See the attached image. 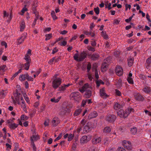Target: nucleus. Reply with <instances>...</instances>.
<instances>
[{"label": "nucleus", "instance_id": "obj_1", "mask_svg": "<svg viewBox=\"0 0 151 151\" xmlns=\"http://www.w3.org/2000/svg\"><path fill=\"white\" fill-rule=\"evenodd\" d=\"M134 111V109L131 107H129L125 110L121 109L117 112V115L120 117L125 118L132 112Z\"/></svg>", "mask_w": 151, "mask_h": 151}, {"label": "nucleus", "instance_id": "obj_2", "mask_svg": "<svg viewBox=\"0 0 151 151\" xmlns=\"http://www.w3.org/2000/svg\"><path fill=\"white\" fill-rule=\"evenodd\" d=\"M86 56V54L84 52H81L80 54L78 53L75 54L73 56L74 59L77 61H83Z\"/></svg>", "mask_w": 151, "mask_h": 151}, {"label": "nucleus", "instance_id": "obj_3", "mask_svg": "<svg viewBox=\"0 0 151 151\" xmlns=\"http://www.w3.org/2000/svg\"><path fill=\"white\" fill-rule=\"evenodd\" d=\"M110 58L108 57L104 60L101 67V70L102 72H105L107 69L108 64L110 63Z\"/></svg>", "mask_w": 151, "mask_h": 151}, {"label": "nucleus", "instance_id": "obj_4", "mask_svg": "<svg viewBox=\"0 0 151 151\" xmlns=\"http://www.w3.org/2000/svg\"><path fill=\"white\" fill-rule=\"evenodd\" d=\"M92 123L91 122L87 123L86 125L84 126L83 128L82 133L85 134L88 132L90 129H91L92 128H94V127L92 126Z\"/></svg>", "mask_w": 151, "mask_h": 151}, {"label": "nucleus", "instance_id": "obj_5", "mask_svg": "<svg viewBox=\"0 0 151 151\" xmlns=\"http://www.w3.org/2000/svg\"><path fill=\"white\" fill-rule=\"evenodd\" d=\"M70 97L72 100H75L76 101L78 100L81 97V95L79 92H75L72 93L70 95Z\"/></svg>", "mask_w": 151, "mask_h": 151}, {"label": "nucleus", "instance_id": "obj_6", "mask_svg": "<svg viewBox=\"0 0 151 151\" xmlns=\"http://www.w3.org/2000/svg\"><path fill=\"white\" fill-rule=\"evenodd\" d=\"M62 79L60 78L55 79L53 81L52 86L53 87L56 89L61 83Z\"/></svg>", "mask_w": 151, "mask_h": 151}, {"label": "nucleus", "instance_id": "obj_7", "mask_svg": "<svg viewBox=\"0 0 151 151\" xmlns=\"http://www.w3.org/2000/svg\"><path fill=\"white\" fill-rule=\"evenodd\" d=\"M116 119V116L114 114H108L106 116V120L110 122H114Z\"/></svg>", "mask_w": 151, "mask_h": 151}, {"label": "nucleus", "instance_id": "obj_8", "mask_svg": "<svg viewBox=\"0 0 151 151\" xmlns=\"http://www.w3.org/2000/svg\"><path fill=\"white\" fill-rule=\"evenodd\" d=\"M123 70L122 68L120 66H117L115 69V72L116 74L119 76H122L123 74Z\"/></svg>", "mask_w": 151, "mask_h": 151}, {"label": "nucleus", "instance_id": "obj_9", "mask_svg": "<svg viewBox=\"0 0 151 151\" xmlns=\"http://www.w3.org/2000/svg\"><path fill=\"white\" fill-rule=\"evenodd\" d=\"M122 145L125 147L128 150L131 149V144L129 142L124 140L122 141Z\"/></svg>", "mask_w": 151, "mask_h": 151}, {"label": "nucleus", "instance_id": "obj_10", "mask_svg": "<svg viewBox=\"0 0 151 151\" xmlns=\"http://www.w3.org/2000/svg\"><path fill=\"white\" fill-rule=\"evenodd\" d=\"M91 139L90 136H83L81 139V143H86L90 141Z\"/></svg>", "mask_w": 151, "mask_h": 151}, {"label": "nucleus", "instance_id": "obj_11", "mask_svg": "<svg viewBox=\"0 0 151 151\" xmlns=\"http://www.w3.org/2000/svg\"><path fill=\"white\" fill-rule=\"evenodd\" d=\"M31 50L30 49H29L27 50L24 58V59L25 60L27 61L31 60L30 56H31Z\"/></svg>", "mask_w": 151, "mask_h": 151}, {"label": "nucleus", "instance_id": "obj_12", "mask_svg": "<svg viewBox=\"0 0 151 151\" xmlns=\"http://www.w3.org/2000/svg\"><path fill=\"white\" fill-rule=\"evenodd\" d=\"M100 95L103 98H106L108 97V95L106 93V91L104 88L100 90Z\"/></svg>", "mask_w": 151, "mask_h": 151}, {"label": "nucleus", "instance_id": "obj_13", "mask_svg": "<svg viewBox=\"0 0 151 151\" xmlns=\"http://www.w3.org/2000/svg\"><path fill=\"white\" fill-rule=\"evenodd\" d=\"M60 121L59 118L55 117L54 118L52 122V124L53 126H56L60 123Z\"/></svg>", "mask_w": 151, "mask_h": 151}, {"label": "nucleus", "instance_id": "obj_14", "mask_svg": "<svg viewBox=\"0 0 151 151\" xmlns=\"http://www.w3.org/2000/svg\"><path fill=\"white\" fill-rule=\"evenodd\" d=\"M101 137H94L92 139V142L94 144H97L101 142Z\"/></svg>", "mask_w": 151, "mask_h": 151}, {"label": "nucleus", "instance_id": "obj_15", "mask_svg": "<svg viewBox=\"0 0 151 151\" xmlns=\"http://www.w3.org/2000/svg\"><path fill=\"white\" fill-rule=\"evenodd\" d=\"M18 104L20 105L21 108L24 111L27 112V110L26 108V104L25 101L22 102L21 103L18 102Z\"/></svg>", "mask_w": 151, "mask_h": 151}, {"label": "nucleus", "instance_id": "obj_16", "mask_svg": "<svg viewBox=\"0 0 151 151\" xmlns=\"http://www.w3.org/2000/svg\"><path fill=\"white\" fill-rule=\"evenodd\" d=\"M98 115L97 112L95 111L90 114L88 116V119H91L96 117Z\"/></svg>", "mask_w": 151, "mask_h": 151}, {"label": "nucleus", "instance_id": "obj_17", "mask_svg": "<svg viewBox=\"0 0 151 151\" xmlns=\"http://www.w3.org/2000/svg\"><path fill=\"white\" fill-rule=\"evenodd\" d=\"M29 5V3L27 4H26L24 5V7L22 9L21 11V13H20V14L22 15L24 14V13L26 11H27V7Z\"/></svg>", "mask_w": 151, "mask_h": 151}, {"label": "nucleus", "instance_id": "obj_18", "mask_svg": "<svg viewBox=\"0 0 151 151\" xmlns=\"http://www.w3.org/2000/svg\"><path fill=\"white\" fill-rule=\"evenodd\" d=\"M88 87V84L86 83L81 88L79 89V91L81 93H83Z\"/></svg>", "mask_w": 151, "mask_h": 151}, {"label": "nucleus", "instance_id": "obj_19", "mask_svg": "<svg viewBox=\"0 0 151 151\" xmlns=\"http://www.w3.org/2000/svg\"><path fill=\"white\" fill-rule=\"evenodd\" d=\"M27 76H28V74L27 73L25 74L21 75L19 76V80L21 81H24L26 79Z\"/></svg>", "mask_w": 151, "mask_h": 151}, {"label": "nucleus", "instance_id": "obj_20", "mask_svg": "<svg viewBox=\"0 0 151 151\" xmlns=\"http://www.w3.org/2000/svg\"><path fill=\"white\" fill-rule=\"evenodd\" d=\"M127 61L129 66V67L131 66L133 63L134 59L132 57H130L128 58Z\"/></svg>", "mask_w": 151, "mask_h": 151}, {"label": "nucleus", "instance_id": "obj_21", "mask_svg": "<svg viewBox=\"0 0 151 151\" xmlns=\"http://www.w3.org/2000/svg\"><path fill=\"white\" fill-rule=\"evenodd\" d=\"M25 27V23L24 21H22L20 25V31L22 32Z\"/></svg>", "mask_w": 151, "mask_h": 151}, {"label": "nucleus", "instance_id": "obj_22", "mask_svg": "<svg viewBox=\"0 0 151 151\" xmlns=\"http://www.w3.org/2000/svg\"><path fill=\"white\" fill-rule=\"evenodd\" d=\"M25 38V37L22 36L21 37L18 38L17 42V44L19 45L22 43Z\"/></svg>", "mask_w": 151, "mask_h": 151}, {"label": "nucleus", "instance_id": "obj_23", "mask_svg": "<svg viewBox=\"0 0 151 151\" xmlns=\"http://www.w3.org/2000/svg\"><path fill=\"white\" fill-rule=\"evenodd\" d=\"M121 107L122 106L120 104L115 102L114 104V108L115 110H117L120 109Z\"/></svg>", "mask_w": 151, "mask_h": 151}, {"label": "nucleus", "instance_id": "obj_24", "mask_svg": "<svg viewBox=\"0 0 151 151\" xmlns=\"http://www.w3.org/2000/svg\"><path fill=\"white\" fill-rule=\"evenodd\" d=\"M31 61V60H30L29 61H27V62L25 63L24 64V65H23V66L24 67V69L26 70H28L29 69V66H30V63Z\"/></svg>", "mask_w": 151, "mask_h": 151}, {"label": "nucleus", "instance_id": "obj_25", "mask_svg": "<svg viewBox=\"0 0 151 151\" xmlns=\"http://www.w3.org/2000/svg\"><path fill=\"white\" fill-rule=\"evenodd\" d=\"M40 139L38 135H32L31 138V141L32 142H33L34 141H36Z\"/></svg>", "mask_w": 151, "mask_h": 151}, {"label": "nucleus", "instance_id": "obj_26", "mask_svg": "<svg viewBox=\"0 0 151 151\" xmlns=\"http://www.w3.org/2000/svg\"><path fill=\"white\" fill-rule=\"evenodd\" d=\"M18 124L14 123H11L9 125V127L12 129H14L17 127Z\"/></svg>", "mask_w": 151, "mask_h": 151}, {"label": "nucleus", "instance_id": "obj_27", "mask_svg": "<svg viewBox=\"0 0 151 151\" xmlns=\"http://www.w3.org/2000/svg\"><path fill=\"white\" fill-rule=\"evenodd\" d=\"M115 85L118 88H120L122 86V81L119 79L116 81Z\"/></svg>", "mask_w": 151, "mask_h": 151}, {"label": "nucleus", "instance_id": "obj_28", "mask_svg": "<svg viewBox=\"0 0 151 151\" xmlns=\"http://www.w3.org/2000/svg\"><path fill=\"white\" fill-rule=\"evenodd\" d=\"M135 99L138 101H142L143 99V97L141 95L138 94L135 96Z\"/></svg>", "mask_w": 151, "mask_h": 151}, {"label": "nucleus", "instance_id": "obj_29", "mask_svg": "<svg viewBox=\"0 0 151 151\" xmlns=\"http://www.w3.org/2000/svg\"><path fill=\"white\" fill-rule=\"evenodd\" d=\"M61 98V97L60 96L58 98H54L51 99H50V101L52 102H54V103H57L59 101Z\"/></svg>", "mask_w": 151, "mask_h": 151}, {"label": "nucleus", "instance_id": "obj_30", "mask_svg": "<svg viewBox=\"0 0 151 151\" xmlns=\"http://www.w3.org/2000/svg\"><path fill=\"white\" fill-rule=\"evenodd\" d=\"M67 110L66 108H62L60 110V114L61 115L64 114L66 112Z\"/></svg>", "mask_w": 151, "mask_h": 151}, {"label": "nucleus", "instance_id": "obj_31", "mask_svg": "<svg viewBox=\"0 0 151 151\" xmlns=\"http://www.w3.org/2000/svg\"><path fill=\"white\" fill-rule=\"evenodd\" d=\"M144 91L146 93H149L151 92V89L150 87H146L143 89Z\"/></svg>", "mask_w": 151, "mask_h": 151}, {"label": "nucleus", "instance_id": "obj_32", "mask_svg": "<svg viewBox=\"0 0 151 151\" xmlns=\"http://www.w3.org/2000/svg\"><path fill=\"white\" fill-rule=\"evenodd\" d=\"M111 131V129L110 127H106L104 129V132L105 133H109Z\"/></svg>", "mask_w": 151, "mask_h": 151}, {"label": "nucleus", "instance_id": "obj_33", "mask_svg": "<svg viewBox=\"0 0 151 151\" xmlns=\"http://www.w3.org/2000/svg\"><path fill=\"white\" fill-rule=\"evenodd\" d=\"M70 85V84H68L67 85H63L61 86L60 88V90L62 91H64L65 89L66 88L68 87Z\"/></svg>", "mask_w": 151, "mask_h": 151}, {"label": "nucleus", "instance_id": "obj_34", "mask_svg": "<svg viewBox=\"0 0 151 151\" xmlns=\"http://www.w3.org/2000/svg\"><path fill=\"white\" fill-rule=\"evenodd\" d=\"M74 136V133H70L68 135V141H71L73 139Z\"/></svg>", "mask_w": 151, "mask_h": 151}, {"label": "nucleus", "instance_id": "obj_35", "mask_svg": "<svg viewBox=\"0 0 151 151\" xmlns=\"http://www.w3.org/2000/svg\"><path fill=\"white\" fill-rule=\"evenodd\" d=\"M7 93L6 92H4L3 91L0 92V98H3L6 95Z\"/></svg>", "mask_w": 151, "mask_h": 151}, {"label": "nucleus", "instance_id": "obj_36", "mask_svg": "<svg viewBox=\"0 0 151 151\" xmlns=\"http://www.w3.org/2000/svg\"><path fill=\"white\" fill-rule=\"evenodd\" d=\"M130 131L132 134H135L137 132V129L136 127H134L131 129Z\"/></svg>", "mask_w": 151, "mask_h": 151}, {"label": "nucleus", "instance_id": "obj_37", "mask_svg": "<svg viewBox=\"0 0 151 151\" xmlns=\"http://www.w3.org/2000/svg\"><path fill=\"white\" fill-rule=\"evenodd\" d=\"M81 111V110L80 109L76 110L74 114V115L75 116H76L79 115Z\"/></svg>", "mask_w": 151, "mask_h": 151}, {"label": "nucleus", "instance_id": "obj_38", "mask_svg": "<svg viewBox=\"0 0 151 151\" xmlns=\"http://www.w3.org/2000/svg\"><path fill=\"white\" fill-rule=\"evenodd\" d=\"M51 15L54 20H55L57 19V17L55 15V13L54 11H52Z\"/></svg>", "mask_w": 151, "mask_h": 151}, {"label": "nucleus", "instance_id": "obj_39", "mask_svg": "<svg viewBox=\"0 0 151 151\" xmlns=\"http://www.w3.org/2000/svg\"><path fill=\"white\" fill-rule=\"evenodd\" d=\"M86 97L87 98L90 97L91 95V91L88 90L86 92Z\"/></svg>", "mask_w": 151, "mask_h": 151}, {"label": "nucleus", "instance_id": "obj_40", "mask_svg": "<svg viewBox=\"0 0 151 151\" xmlns=\"http://www.w3.org/2000/svg\"><path fill=\"white\" fill-rule=\"evenodd\" d=\"M23 96L24 98L25 101L27 102L28 103H29L30 102L29 100V98L27 96V95L26 94H24L23 95Z\"/></svg>", "mask_w": 151, "mask_h": 151}, {"label": "nucleus", "instance_id": "obj_41", "mask_svg": "<svg viewBox=\"0 0 151 151\" xmlns=\"http://www.w3.org/2000/svg\"><path fill=\"white\" fill-rule=\"evenodd\" d=\"M21 119L22 120H26L28 119L29 117L26 115H22L20 117Z\"/></svg>", "mask_w": 151, "mask_h": 151}, {"label": "nucleus", "instance_id": "obj_42", "mask_svg": "<svg viewBox=\"0 0 151 151\" xmlns=\"http://www.w3.org/2000/svg\"><path fill=\"white\" fill-rule=\"evenodd\" d=\"M46 38L45 40H47L50 39L52 37V34H46L45 35Z\"/></svg>", "mask_w": 151, "mask_h": 151}, {"label": "nucleus", "instance_id": "obj_43", "mask_svg": "<svg viewBox=\"0 0 151 151\" xmlns=\"http://www.w3.org/2000/svg\"><path fill=\"white\" fill-rule=\"evenodd\" d=\"M104 82L101 80H99L96 81V84L97 86L99 87V86L100 84H104Z\"/></svg>", "mask_w": 151, "mask_h": 151}, {"label": "nucleus", "instance_id": "obj_44", "mask_svg": "<svg viewBox=\"0 0 151 151\" xmlns=\"http://www.w3.org/2000/svg\"><path fill=\"white\" fill-rule=\"evenodd\" d=\"M127 81L129 83L132 84L133 83V81L132 78H128Z\"/></svg>", "mask_w": 151, "mask_h": 151}, {"label": "nucleus", "instance_id": "obj_45", "mask_svg": "<svg viewBox=\"0 0 151 151\" xmlns=\"http://www.w3.org/2000/svg\"><path fill=\"white\" fill-rule=\"evenodd\" d=\"M108 4V2H107L105 4V5L106 6V7L109 10H110L111 8V3H109L108 4V6H107V5Z\"/></svg>", "mask_w": 151, "mask_h": 151}, {"label": "nucleus", "instance_id": "obj_46", "mask_svg": "<svg viewBox=\"0 0 151 151\" xmlns=\"http://www.w3.org/2000/svg\"><path fill=\"white\" fill-rule=\"evenodd\" d=\"M94 11L96 13L98 14L99 13V9L98 7H97L96 8H95L94 9Z\"/></svg>", "mask_w": 151, "mask_h": 151}, {"label": "nucleus", "instance_id": "obj_47", "mask_svg": "<svg viewBox=\"0 0 151 151\" xmlns=\"http://www.w3.org/2000/svg\"><path fill=\"white\" fill-rule=\"evenodd\" d=\"M88 78L90 81H94V79H93L92 76L90 73H88Z\"/></svg>", "mask_w": 151, "mask_h": 151}, {"label": "nucleus", "instance_id": "obj_48", "mask_svg": "<svg viewBox=\"0 0 151 151\" xmlns=\"http://www.w3.org/2000/svg\"><path fill=\"white\" fill-rule=\"evenodd\" d=\"M31 145L32 147L33 150L35 151H36V147H35V145L34 143V142H31Z\"/></svg>", "mask_w": 151, "mask_h": 151}, {"label": "nucleus", "instance_id": "obj_49", "mask_svg": "<svg viewBox=\"0 0 151 151\" xmlns=\"http://www.w3.org/2000/svg\"><path fill=\"white\" fill-rule=\"evenodd\" d=\"M49 121L48 119L46 120L45 122L44 123V124L45 127H47L49 125Z\"/></svg>", "mask_w": 151, "mask_h": 151}, {"label": "nucleus", "instance_id": "obj_50", "mask_svg": "<svg viewBox=\"0 0 151 151\" xmlns=\"http://www.w3.org/2000/svg\"><path fill=\"white\" fill-rule=\"evenodd\" d=\"M26 79H27L28 81H33V78L31 76H29L28 74V76L26 77Z\"/></svg>", "mask_w": 151, "mask_h": 151}, {"label": "nucleus", "instance_id": "obj_51", "mask_svg": "<svg viewBox=\"0 0 151 151\" xmlns=\"http://www.w3.org/2000/svg\"><path fill=\"white\" fill-rule=\"evenodd\" d=\"M115 93L118 96H120L121 95V92L117 89L115 90Z\"/></svg>", "mask_w": 151, "mask_h": 151}, {"label": "nucleus", "instance_id": "obj_52", "mask_svg": "<svg viewBox=\"0 0 151 151\" xmlns=\"http://www.w3.org/2000/svg\"><path fill=\"white\" fill-rule=\"evenodd\" d=\"M55 59V58H53L52 59L50 60L48 62V63L50 64H52L54 62Z\"/></svg>", "mask_w": 151, "mask_h": 151}, {"label": "nucleus", "instance_id": "obj_53", "mask_svg": "<svg viewBox=\"0 0 151 151\" xmlns=\"http://www.w3.org/2000/svg\"><path fill=\"white\" fill-rule=\"evenodd\" d=\"M95 77L96 78V79H98L99 78V76L98 73V72L96 69L95 70Z\"/></svg>", "mask_w": 151, "mask_h": 151}, {"label": "nucleus", "instance_id": "obj_54", "mask_svg": "<svg viewBox=\"0 0 151 151\" xmlns=\"http://www.w3.org/2000/svg\"><path fill=\"white\" fill-rule=\"evenodd\" d=\"M117 151H125V150L122 147H119L117 149Z\"/></svg>", "mask_w": 151, "mask_h": 151}, {"label": "nucleus", "instance_id": "obj_55", "mask_svg": "<svg viewBox=\"0 0 151 151\" xmlns=\"http://www.w3.org/2000/svg\"><path fill=\"white\" fill-rule=\"evenodd\" d=\"M87 68V71L88 72L91 68V65L90 63H89L88 64Z\"/></svg>", "mask_w": 151, "mask_h": 151}, {"label": "nucleus", "instance_id": "obj_56", "mask_svg": "<svg viewBox=\"0 0 151 151\" xmlns=\"http://www.w3.org/2000/svg\"><path fill=\"white\" fill-rule=\"evenodd\" d=\"M60 45L65 46L67 44V42L65 41H63L60 43H59Z\"/></svg>", "mask_w": 151, "mask_h": 151}, {"label": "nucleus", "instance_id": "obj_57", "mask_svg": "<svg viewBox=\"0 0 151 151\" xmlns=\"http://www.w3.org/2000/svg\"><path fill=\"white\" fill-rule=\"evenodd\" d=\"M6 67V66L5 65H3L0 66V70L4 71Z\"/></svg>", "mask_w": 151, "mask_h": 151}, {"label": "nucleus", "instance_id": "obj_58", "mask_svg": "<svg viewBox=\"0 0 151 151\" xmlns=\"http://www.w3.org/2000/svg\"><path fill=\"white\" fill-rule=\"evenodd\" d=\"M9 14L7 13L6 11H4V13L3 14V17L4 18L8 17L9 16Z\"/></svg>", "mask_w": 151, "mask_h": 151}, {"label": "nucleus", "instance_id": "obj_59", "mask_svg": "<svg viewBox=\"0 0 151 151\" xmlns=\"http://www.w3.org/2000/svg\"><path fill=\"white\" fill-rule=\"evenodd\" d=\"M133 17V16H131L130 17L129 19H125V21L127 22H129L132 19V18Z\"/></svg>", "mask_w": 151, "mask_h": 151}, {"label": "nucleus", "instance_id": "obj_60", "mask_svg": "<svg viewBox=\"0 0 151 151\" xmlns=\"http://www.w3.org/2000/svg\"><path fill=\"white\" fill-rule=\"evenodd\" d=\"M146 18L148 20V23H149V22H151V20L150 18V16L148 14H146Z\"/></svg>", "mask_w": 151, "mask_h": 151}, {"label": "nucleus", "instance_id": "obj_61", "mask_svg": "<svg viewBox=\"0 0 151 151\" xmlns=\"http://www.w3.org/2000/svg\"><path fill=\"white\" fill-rule=\"evenodd\" d=\"M1 44L2 46H4L5 48L6 47L7 45L6 43L4 41H2L1 43Z\"/></svg>", "mask_w": 151, "mask_h": 151}, {"label": "nucleus", "instance_id": "obj_62", "mask_svg": "<svg viewBox=\"0 0 151 151\" xmlns=\"http://www.w3.org/2000/svg\"><path fill=\"white\" fill-rule=\"evenodd\" d=\"M62 137V134H60L55 139V141H57L60 139Z\"/></svg>", "mask_w": 151, "mask_h": 151}, {"label": "nucleus", "instance_id": "obj_63", "mask_svg": "<svg viewBox=\"0 0 151 151\" xmlns=\"http://www.w3.org/2000/svg\"><path fill=\"white\" fill-rule=\"evenodd\" d=\"M146 63H151V57L147 59L146 60Z\"/></svg>", "mask_w": 151, "mask_h": 151}, {"label": "nucleus", "instance_id": "obj_64", "mask_svg": "<svg viewBox=\"0 0 151 151\" xmlns=\"http://www.w3.org/2000/svg\"><path fill=\"white\" fill-rule=\"evenodd\" d=\"M91 40H93L94 38H95V34L93 33H91Z\"/></svg>", "mask_w": 151, "mask_h": 151}]
</instances>
